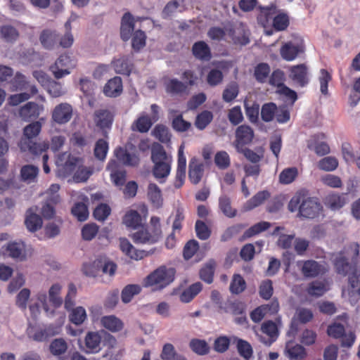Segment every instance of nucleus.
Instances as JSON below:
<instances>
[{
	"label": "nucleus",
	"mask_w": 360,
	"mask_h": 360,
	"mask_svg": "<svg viewBox=\"0 0 360 360\" xmlns=\"http://www.w3.org/2000/svg\"><path fill=\"white\" fill-rule=\"evenodd\" d=\"M360 246L358 243L350 244L346 252L351 256L345 257L342 252L335 259L334 265L338 274L344 276L349 274V296L351 302L356 301L360 296V268L358 265Z\"/></svg>",
	"instance_id": "f257e3e1"
},
{
	"label": "nucleus",
	"mask_w": 360,
	"mask_h": 360,
	"mask_svg": "<svg viewBox=\"0 0 360 360\" xmlns=\"http://www.w3.org/2000/svg\"><path fill=\"white\" fill-rule=\"evenodd\" d=\"M291 212L298 211L297 216L303 218L314 219L319 216L322 205L316 198L309 197L304 191L297 192L288 205Z\"/></svg>",
	"instance_id": "f03ea898"
},
{
	"label": "nucleus",
	"mask_w": 360,
	"mask_h": 360,
	"mask_svg": "<svg viewBox=\"0 0 360 360\" xmlns=\"http://www.w3.org/2000/svg\"><path fill=\"white\" fill-rule=\"evenodd\" d=\"M42 124L39 121H34L23 129V135L18 143L21 151L28 152L34 156L45 153L49 148L48 142L37 143L34 141L41 132Z\"/></svg>",
	"instance_id": "7ed1b4c3"
},
{
	"label": "nucleus",
	"mask_w": 360,
	"mask_h": 360,
	"mask_svg": "<svg viewBox=\"0 0 360 360\" xmlns=\"http://www.w3.org/2000/svg\"><path fill=\"white\" fill-rule=\"evenodd\" d=\"M130 237L135 244L153 245L157 243L162 237L160 219L158 217H151L149 224L142 225Z\"/></svg>",
	"instance_id": "20e7f679"
},
{
	"label": "nucleus",
	"mask_w": 360,
	"mask_h": 360,
	"mask_svg": "<svg viewBox=\"0 0 360 360\" xmlns=\"http://www.w3.org/2000/svg\"><path fill=\"white\" fill-rule=\"evenodd\" d=\"M176 269L162 265L150 273L143 281V286L160 291L169 285L175 278Z\"/></svg>",
	"instance_id": "39448f33"
},
{
	"label": "nucleus",
	"mask_w": 360,
	"mask_h": 360,
	"mask_svg": "<svg viewBox=\"0 0 360 360\" xmlns=\"http://www.w3.org/2000/svg\"><path fill=\"white\" fill-rule=\"evenodd\" d=\"M151 160L154 163L153 174L156 179L166 178L169 175L172 157L166 153L162 145L157 143L153 146Z\"/></svg>",
	"instance_id": "423d86ee"
},
{
	"label": "nucleus",
	"mask_w": 360,
	"mask_h": 360,
	"mask_svg": "<svg viewBox=\"0 0 360 360\" xmlns=\"http://www.w3.org/2000/svg\"><path fill=\"white\" fill-rule=\"evenodd\" d=\"M76 66V60L69 54H61L49 68L54 77L57 79L70 74V70Z\"/></svg>",
	"instance_id": "0eeeda50"
},
{
	"label": "nucleus",
	"mask_w": 360,
	"mask_h": 360,
	"mask_svg": "<svg viewBox=\"0 0 360 360\" xmlns=\"http://www.w3.org/2000/svg\"><path fill=\"white\" fill-rule=\"evenodd\" d=\"M60 328L52 324L47 326L30 325L27 330L29 338L37 342L46 341L60 333Z\"/></svg>",
	"instance_id": "6e6552de"
},
{
	"label": "nucleus",
	"mask_w": 360,
	"mask_h": 360,
	"mask_svg": "<svg viewBox=\"0 0 360 360\" xmlns=\"http://www.w3.org/2000/svg\"><path fill=\"white\" fill-rule=\"evenodd\" d=\"M354 181L350 180L347 185V192L342 194L330 193L326 197L325 205L332 210H338L348 202L347 195L354 191Z\"/></svg>",
	"instance_id": "1a4fd4ad"
},
{
	"label": "nucleus",
	"mask_w": 360,
	"mask_h": 360,
	"mask_svg": "<svg viewBox=\"0 0 360 360\" xmlns=\"http://www.w3.org/2000/svg\"><path fill=\"white\" fill-rule=\"evenodd\" d=\"M297 266L305 278H315L326 271L324 266L314 259L299 260Z\"/></svg>",
	"instance_id": "9d476101"
},
{
	"label": "nucleus",
	"mask_w": 360,
	"mask_h": 360,
	"mask_svg": "<svg viewBox=\"0 0 360 360\" xmlns=\"http://www.w3.org/2000/svg\"><path fill=\"white\" fill-rule=\"evenodd\" d=\"M305 46L302 40L294 42L288 41L285 43L280 49V54L283 59L287 61L295 60L300 54L303 53Z\"/></svg>",
	"instance_id": "9b49d317"
},
{
	"label": "nucleus",
	"mask_w": 360,
	"mask_h": 360,
	"mask_svg": "<svg viewBox=\"0 0 360 360\" xmlns=\"http://www.w3.org/2000/svg\"><path fill=\"white\" fill-rule=\"evenodd\" d=\"M72 112L73 109L70 104L61 103L53 108L51 112V119L58 124H64L72 119Z\"/></svg>",
	"instance_id": "f8f14e48"
},
{
	"label": "nucleus",
	"mask_w": 360,
	"mask_h": 360,
	"mask_svg": "<svg viewBox=\"0 0 360 360\" xmlns=\"http://www.w3.org/2000/svg\"><path fill=\"white\" fill-rule=\"evenodd\" d=\"M44 110L43 105L30 101L20 107L18 115L23 121L30 122L37 119Z\"/></svg>",
	"instance_id": "ddd939ff"
},
{
	"label": "nucleus",
	"mask_w": 360,
	"mask_h": 360,
	"mask_svg": "<svg viewBox=\"0 0 360 360\" xmlns=\"http://www.w3.org/2000/svg\"><path fill=\"white\" fill-rule=\"evenodd\" d=\"M289 77L300 87H304L309 82L308 68L304 63L290 67Z\"/></svg>",
	"instance_id": "4468645a"
},
{
	"label": "nucleus",
	"mask_w": 360,
	"mask_h": 360,
	"mask_svg": "<svg viewBox=\"0 0 360 360\" xmlns=\"http://www.w3.org/2000/svg\"><path fill=\"white\" fill-rule=\"evenodd\" d=\"M261 331L267 335V338L260 335L259 340L266 346L271 345L278 338L279 331L277 325L273 321L269 320L262 323Z\"/></svg>",
	"instance_id": "2eb2a0df"
},
{
	"label": "nucleus",
	"mask_w": 360,
	"mask_h": 360,
	"mask_svg": "<svg viewBox=\"0 0 360 360\" xmlns=\"http://www.w3.org/2000/svg\"><path fill=\"white\" fill-rule=\"evenodd\" d=\"M3 254L16 261H25L27 259L25 246L22 242H9L2 248Z\"/></svg>",
	"instance_id": "dca6fc26"
},
{
	"label": "nucleus",
	"mask_w": 360,
	"mask_h": 360,
	"mask_svg": "<svg viewBox=\"0 0 360 360\" xmlns=\"http://www.w3.org/2000/svg\"><path fill=\"white\" fill-rule=\"evenodd\" d=\"M254 138L253 129L247 124H242L236 130L235 146L236 150L243 148L245 146L250 144Z\"/></svg>",
	"instance_id": "f3484780"
},
{
	"label": "nucleus",
	"mask_w": 360,
	"mask_h": 360,
	"mask_svg": "<svg viewBox=\"0 0 360 360\" xmlns=\"http://www.w3.org/2000/svg\"><path fill=\"white\" fill-rule=\"evenodd\" d=\"M114 120V114L108 110H98L94 113V122L96 125L103 131V134L107 137L105 129H110Z\"/></svg>",
	"instance_id": "a211bd4d"
},
{
	"label": "nucleus",
	"mask_w": 360,
	"mask_h": 360,
	"mask_svg": "<svg viewBox=\"0 0 360 360\" xmlns=\"http://www.w3.org/2000/svg\"><path fill=\"white\" fill-rule=\"evenodd\" d=\"M107 169L110 172V179L117 186H122L125 184L127 172L123 168H120L115 160H110L107 165Z\"/></svg>",
	"instance_id": "6ab92c4d"
},
{
	"label": "nucleus",
	"mask_w": 360,
	"mask_h": 360,
	"mask_svg": "<svg viewBox=\"0 0 360 360\" xmlns=\"http://www.w3.org/2000/svg\"><path fill=\"white\" fill-rule=\"evenodd\" d=\"M59 33L55 30L45 29L39 35V41L41 46L47 50H52L58 47Z\"/></svg>",
	"instance_id": "aec40b11"
},
{
	"label": "nucleus",
	"mask_w": 360,
	"mask_h": 360,
	"mask_svg": "<svg viewBox=\"0 0 360 360\" xmlns=\"http://www.w3.org/2000/svg\"><path fill=\"white\" fill-rule=\"evenodd\" d=\"M135 28V19L129 12L125 13L120 25V37L124 41H127L134 33Z\"/></svg>",
	"instance_id": "412c9836"
},
{
	"label": "nucleus",
	"mask_w": 360,
	"mask_h": 360,
	"mask_svg": "<svg viewBox=\"0 0 360 360\" xmlns=\"http://www.w3.org/2000/svg\"><path fill=\"white\" fill-rule=\"evenodd\" d=\"M117 160L126 166L135 167L139 163V158L134 153H129L126 148L119 146L114 150Z\"/></svg>",
	"instance_id": "4be33fe9"
},
{
	"label": "nucleus",
	"mask_w": 360,
	"mask_h": 360,
	"mask_svg": "<svg viewBox=\"0 0 360 360\" xmlns=\"http://www.w3.org/2000/svg\"><path fill=\"white\" fill-rule=\"evenodd\" d=\"M120 248L127 256L135 260L142 259L149 255L145 250L136 249L127 238H120Z\"/></svg>",
	"instance_id": "5701e85b"
},
{
	"label": "nucleus",
	"mask_w": 360,
	"mask_h": 360,
	"mask_svg": "<svg viewBox=\"0 0 360 360\" xmlns=\"http://www.w3.org/2000/svg\"><path fill=\"white\" fill-rule=\"evenodd\" d=\"M204 165L196 158L191 159L188 165V177L191 182L193 184H198L203 176Z\"/></svg>",
	"instance_id": "b1692460"
},
{
	"label": "nucleus",
	"mask_w": 360,
	"mask_h": 360,
	"mask_svg": "<svg viewBox=\"0 0 360 360\" xmlns=\"http://www.w3.org/2000/svg\"><path fill=\"white\" fill-rule=\"evenodd\" d=\"M85 352L96 354L101 349V336L98 332H88L85 337Z\"/></svg>",
	"instance_id": "393cba45"
},
{
	"label": "nucleus",
	"mask_w": 360,
	"mask_h": 360,
	"mask_svg": "<svg viewBox=\"0 0 360 360\" xmlns=\"http://www.w3.org/2000/svg\"><path fill=\"white\" fill-rule=\"evenodd\" d=\"M123 90L122 80L121 77L116 76L109 79L103 88V93L109 97L120 96Z\"/></svg>",
	"instance_id": "a878e982"
},
{
	"label": "nucleus",
	"mask_w": 360,
	"mask_h": 360,
	"mask_svg": "<svg viewBox=\"0 0 360 360\" xmlns=\"http://www.w3.org/2000/svg\"><path fill=\"white\" fill-rule=\"evenodd\" d=\"M192 53L195 58L202 61H208L212 58L210 48L203 41H199L193 44Z\"/></svg>",
	"instance_id": "bb28decb"
},
{
	"label": "nucleus",
	"mask_w": 360,
	"mask_h": 360,
	"mask_svg": "<svg viewBox=\"0 0 360 360\" xmlns=\"http://www.w3.org/2000/svg\"><path fill=\"white\" fill-rule=\"evenodd\" d=\"M112 67L117 74L129 76L132 70L133 63L127 56H122L112 62Z\"/></svg>",
	"instance_id": "cd10ccee"
},
{
	"label": "nucleus",
	"mask_w": 360,
	"mask_h": 360,
	"mask_svg": "<svg viewBox=\"0 0 360 360\" xmlns=\"http://www.w3.org/2000/svg\"><path fill=\"white\" fill-rule=\"evenodd\" d=\"M101 323L105 328L112 333L121 331L124 328L122 321L115 315L103 316Z\"/></svg>",
	"instance_id": "c85d7f7f"
},
{
	"label": "nucleus",
	"mask_w": 360,
	"mask_h": 360,
	"mask_svg": "<svg viewBox=\"0 0 360 360\" xmlns=\"http://www.w3.org/2000/svg\"><path fill=\"white\" fill-rule=\"evenodd\" d=\"M122 223L127 228L136 230L142 226V218L136 210H131L127 212L123 217Z\"/></svg>",
	"instance_id": "c756f323"
},
{
	"label": "nucleus",
	"mask_w": 360,
	"mask_h": 360,
	"mask_svg": "<svg viewBox=\"0 0 360 360\" xmlns=\"http://www.w3.org/2000/svg\"><path fill=\"white\" fill-rule=\"evenodd\" d=\"M42 223V219L40 215L34 213L32 209H29L27 211L25 224L30 231H37L41 228Z\"/></svg>",
	"instance_id": "7c9ffc66"
},
{
	"label": "nucleus",
	"mask_w": 360,
	"mask_h": 360,
	"mask_svg": "<svg viewBox=\"0 0 360 360\" xmlns=\"http://www.w3.org/2000/svg\"><path fill=\"white\" fill-rule=\"evenodd\" d=\"M155 123L153 120L146 114L139 116L133 123L131 128L140 133H146Z\"/></svg>",
	"instance_id": "2f4dec72"
},
{
	"label": "nucleus",
	"mask_w": 360,
	"mask_h": 360,
	"mask_svg": "<svg viewBox=\"0 0 360 360\" xmlns=\"http://www.w3.org/2000/svg\"><path fill=\"white\" fill-rule=\"evenodd\" d=\"M329 290L328 283L326 281H314L311 282L307 292L311 296L321 297Z\"/></svg>",
	"instance_id": "473e14b6"
},
{
	"label": "nucleus",
	"mask_w": 360,
	"mask_h": 360,
	"mask_svg": "<svg viewBox=\"0 0 360 360\" xmlns=\"http://www.w3.org/2000/svg\"><path fill=\"white\" fill-rule=\"evenodd\" d=\"M217 264L214 259L209 260L200 270V278L205 283L210 284L213 278Z\"/></svg>",
	"instance_id": "72a5a7b5"
},
{
	"label": "nucleus",
	"mask_w": 360,
	"mask_h": 360,
	"mask_svg": "<svg viewBox=\"0 0 360 360\" xmlns=\"http://www.w3.org/2000/svg\"><path fill=\"white\" fill-rule=\"evenodd\" d=\"M147 194L150 201L155 207L158 208L162 207L163 199L161 190L155 184H149Z\"/></svg>",
	"instance_id": "f704fd0d"
},
{
	"label": "nucleus",
	"mask_w": 360,
	"mask_h": 360,
	"mask_svg": "<svg viewBox=\"0 0 360 360\" xmlns=\"http://www.w3.org/2000/svg\"><path fill=\"white\" fill-rule=\"evenodd\" d=\"M202 285L200 282L191 285L181 292L180 300L184 303L191 302L202 290Z\"/></svg>",
	"instance_id": "c9c22d12"
},
{
	"label": "nucleus",
	"mask_w": 360,
	"mask_h": 360,
	"mask_svg": "<svg viewBox=\"0 0 360 360\" xmlns=\"http://www.w3.org/2000/svg\"><path fill=\"white\" fill-rule=\"evenodd\" d=\"M238 354L245 360H250L252 356L253 349L251 345L246 340L238 338H234Z\"/></svg>",
	"instance_id": "e433bc0d"
},
{
	"label": "nucleus",
	"mask_w": 360,
	"mask_h": 360,
	"mask_svg": "<svg viewBox=\"0 0 360 360\" xmlns=\"http://www.w3.org/2000/svg\"><path fill=\"white\" fill-rule=\"evenodd\" d=\"M167 93L177 95L184 93L187 90V85L177 79H171L165 84Z\"/></svg>",
	"instance_id": "4c0bfd02"
},
{
	"label": "nucleus",
	"mask_w": 360,
	"mask_h": 360,
	"mask_svg": "<svg viewBox=\"0 0 360 360\" xmlns=\"http://www.w3.org/2000/svg\"><path fill=\"white\" fill-rule=\"evenodd\" d=\"M131 47L135 52H139L146 44V34L141 30H137L131 34Z\"/></svg>",
	"instance_id": "58836bf2"
},
{
	"label": "nucleus",
	"mask_w": 360,
	"mask_h": 360,
	"mask_svg": "<svg viewBox=\"0 0 360 360\" xmlns=\"http://www.w3.org/2000/svg\"><path fill=\"white\" fill-rule=\"evenodd\" d=\"M39 168L32 165H26L20 169V177L23 181L34 182L38 176Z\"/></svg>",
	"instance_id": "ea45409f"
},
{
	"label": "nucleus",
	"mask_w": 360,
	"mask_h": 360,
	"mask_svg": "<svg viewBox=\"0 0 360 360\" xmlns=\"http://www.w3.org/2000/svg\"><path fill=\"white\" fill-rule=\"evenodd\" d=\"M285 350L288 356L291 359H303L306 356L305 349L302 345L293 342H288Z\"/></svg>",
	"instance_id": "a19ab883"
},
{
	"label": "nucleus",
	"mask_w": 360,
	"mask_h": 360,
	"mask_svg": "<svg viewBox=\"0 0 360 360\" xmlns=\"http://www.w3.org/2000/svg\"><path fill=\"white\" fill-rule=\"evenodd\" d=\"M270 66L266 63H260L255 66L254 70V77L259 83H265L269 77Z\"/></svg>",
	"instance_id": "79ce46f5"
},
{
	"label": "nucleus",
	"mask_w": 360,
	"mask_h": 360,
	"mask_svg": "<svg viewBox=\"0 0 360 360\" xmlns=\"http://www.w3.org/2000/svg\"><path fill=\"white\" fill-rule=\"evenodd\" d=\"M246 288V282L240 274H233L230 283L229 290L232 294L238 295L242 293Z\"/></svg>",
	"instance_id": "37998d69"
},
{
	"label": "nucleus",
	"mask_w": 360,
	"mask_h": 360,
	"mask_svg": "<svg viewBox=\"0 0 360 360\" xmlns=\"http://www.w3.org/2000/svg\"><path fill=\"white\" fill-rule=\"evenodd\" d=\"M141 291V288L137 284H129L126 285L121 292V299L124 303H129L131 302L134 295L139 294Z\"/></svg>",
	"instance_id": "c03bdc74"
},
{
	"label": "nucleus",
	"mask_w": 360,
	"mask_h": 360,
	"mask_svg": "<svg viewBox=\"0 0 360 360\" xmlns=\"http://www.w3.org/2000/svg\"><path fill=\"white\" fill-rule=\"evenodd\" d=\"M0 36L7 42H13L18 38L19 32L13 26L5 25L0 28Z\"/></svg>",
	"instance_id": "a18cd8bd"
},
{
	"label": "nucleus",
	"mask_w": 360,
	"mask_h": 360,
	"mask_svg": "<svg viewBox=\"0 0 360 360\" xmlns=\"http://www.w3.org/2000/svg\"><path fill=\"white\" fill-rule=\"evenodd\" d=\"M213 120V114L211 111L203 110L195 118V126L199 130L205 129Z\"/></svg>",
	"instance_id": "49530a36"
},
{
	"label": "nucleus",
	"mask_w": 360,
	"mask_h": 360,
	"mask_svg": "<svg viewBox=\"0 0 360 360\" xmlns=\"http://www.w3.org/2000/svg\"><path fill=\"white\" fill-rule=\"evenodd\" d=\"M96 266L101 268L102 272L112 276H114L117 270V264L106 258H98L96 259Z\"/></svg>",
	"instance_id": "de8ad7c7"
},
{
	"label": "nucleus",
	"mask_w": 360,
	"mask_h": 360,
	"mask_svg": "<svg viewBox=\"0 0 360 360\" xmlns=\"http://www.w3.org/2000/svg\"><path fill=\"white\" fill-rule=\"evenodd\" d=\"M244 108L245 115L251 123L256 124L259 121V105L257 102H253L249 104L247 102L244 103Z\"/></svg>",
	"instance_id": "09e8293b"
},
{
	"label": "nucleus",
	"mask_w": 360,
	"mask_h": 360,
	"mask_svg": "<svg viewBox=\"0 0 360 360\" xmlns=\"http://www.w3.org/2000/svg\"><path fill=\"white\" fill-rule=\"evenodd\" d=\"M219 207L223 214L228 217L231 218L236 215V210L231 207V199L226 195L219 197Z\"/></svg>",
	"instance_id": "8fccbe9b"
},
{
	"label": "nucleus",
	"mask_w": 360,
	"mask_h": 360,
	"mask_svg": "<svg viewBox=\"0 0 360 360\" xmlns=\"http://www.w3.org/2000/svg\"><path fill=\"white\" fill-rule=\"evenodd\" d=\"M189 347L193 352L198 355H205L210 352V347L204 340L192 339L190 341Z\"/></svg>",
	"instance_id": "3c124183"
},
{
	"label": "nucleus",
	"mask_w": 360,
	"mask_h": 360,
	"mask_svg": "<svg viewBox=\"0 0 360 360\" xmlns=\"http://www.w3.org/2000/svg\"><path fill=\"white\" fill-rule=\"evenodd\" d=\"M108 143L103 139H99L95 144L94 153L96 159L103 161L108 151Z\"/></svg>",
	"instance_id": "603ef678"
},
{
	"label": "nucleus",
	"mask_w": 360,
	"mask_h": 360,
	"mask_svg": "<svg viewBox=\"0 0 360 360\" xmlns=\"http://www.w3.org/2000/svg\"><path fill=\"white\" fill-rule=\"evenodd\" d=\"M86 317V310L82 307H77L72 309L69 314L70 321L77 326L83 323Z\"/></svg>",
	"instance_id": "864d4df0"
},
{
	"label": "nucleus",
	"mask_w": 360,
	"mask_h": 360,
	"mask_svg": "<svg viewBox=\"0 0 360 360\" xmlns=\"http://www.w3.org/2000/svg\"><path fill=\"white\" fill-rule=\"evenodd\" d=\"M277 106L274 103H267L264 104L261 108V117L265 122H269L274 120Z\"/></svg>",
	"instance_id": "5fc2aeb1"
},
{
	"label": "nucleus",
	"mask_w": 360,
	"mask_h": 360,
	"mask_svg": "<svg viewBox=\"0 0 360 360\" xmlns=\"http://www.w3.org/2000/svg\"><path fill=\"white\" fill-rule=\"evenodd\" d=\"M153 136L160 142L167 143L171 140V134L168 128L163 124H157L153 131Z\"/></svg>",
	"instance_id": "6e6d98bb"
},
{
	"label": "nucleus",
	"mask_w": 360,
	"mask_h": 360,
	"mask_svg": "<svg viewBox=\"0 0 360 360\" xmlns=\"http://www.w3.org/2000/svg\"><path fill=\"white\" fill-rule=\"evenodd\" d=\"M71 212L78 221H84L89 217L87 206L84 202H77L72 207Z\"/></svg>",
	"instance_id": "4d7b16f0"
},
{
	"label": "nucleus",
	"mask_w": 360,
	"mask_h": 360,
	"mask_svg": "<svg viewBox=\"0 0 360 360\" xmlns=\"http://www.w3.org/2000/svg\"><path fill=\"white\" fill-rule=\"evenodd\" d=\"M270 197V193L267 191H262L253 195L247 202L248 209L252 210L262 205Z\"/></svg>",
	"instance_id": "13d9d810"
},
{
	"label": "nucleus",
	"mask_w": 360,
	"mask_h": 360,
	"mask_svg": "<svg viewBox=\"0 0 360 360\" xmlns=\"http://www.w3.org/2000/svg\"><path fill=\"white\" fill-rule=\"evenodd\" d=\"M275 11L271 8H262L257 20L264 27H268L271 20H274Z\"/></svg>",
	"instance_id": "bf43d9fd"
},
{
	"label": "nucleus",
	"mask_w": 360,
	"mask_h": 360,
	"mask_svg": "<svg viewBox=\"0 0 360 360\" xmlns=\"http://www.w3.org/2000/svg\"><path fill=\"white\" fill-rule=\"evenodd\" d=\"M308 148L314 150L319 156H323L330 153V147L328 144L324 141H311L308 143Z\"/></svg>",
	"instance_id": "052dcab7"
},
{
	"label": "nucleus",
	"mask_w": 360,
	"mask_h": 360,
	"mask_svg": "<svg viewBox=\"0 0 360 360\" xmlns=\"http://www.w3.org/2000/svg\"><path fill=\"white\" fill-rule=\"evenodd\" d=\"M270 227V223L267 221H260L252 226L246 230L243 234L245 238H251L262 231L267 230Z\"/></svg>",
	"instance_id": "680f3d73"
},
{
	"label": "nucleus",
	"mask_w": 360,
	"mask_h": 360,
	"mask_svg": "<svg viewBox=\"0 0 360 360\" xmlns=\"http://www.w3.org/2000/svg\"><path fill=\"white\" fill-rule=\"evenodd\" d=\"M332 80L331 74L326 69H321L319 76L320 91L323 95L328 94V83Z\"/></svg>",
	"instance_id": "e2e57ef3"
},
{
	"label": "nucleus",
	"mask_w": 360,
	"mask_h": 360,
	"mask_svg": "<svg viewBox=\"0 0 360 360\" xmlns=\"http://www.w3.org/2000/svg\"><path fill=\"white\" fill-rule=\"evenodd\" d=\"M297 174L298 170L296 167L284 169L279 174V181L283 184H289L295 179Z\"/></svg>",
	"instance_id": "0e129e2a"
},
{
	"label": "nucleus",
	"mask_w": 360,
	"mask_h": 360,
	"mask_svg": "<svg viewBox=\"0 0 360 360\" xmlns=\"http://www.w3.org/2000/svg\"><path fill=\"white\" fill-rule=\"evenodd\" d=\"M61 290V286L58 283L53 284L49 289V301L55 307H60L63 303L62 298L59 296Z\"/></svg>",
	"instance_id": "69168bd1"
},
{
	"label": "nucleus",
	"mask_w": 360,
	"mask_h": 360,
	"mask_svg": "<svg viewBox=\"0 0 360 360\" xmlns=\"http://www.w3.org/2000/svg\"><path fill=\"white\" fill-rule=\"evenodd\" d=\"M338 166V161L335 157L328 156L322 158L318 162L320 169L330 172L334 171Z\"/></svg>",
	"instance_id": "338daca9"
},
{
	"label": "nucleus",
	"mask_w": 360,
	"mask_h": 360,
	"mask_svg": "<svg viewBox=\"0 0 360 360\" xmlns=\"http://www.w3.org/2000/svg\"><path fill=\"white\" fill-rule=\"evenodd\" d=\"M239 89L236 83H231L223 91L222 98L225 102L230 103L233 101L238 95Z\"/></svg>",
	"instance_id": "774afa93"
}]
</instances>
